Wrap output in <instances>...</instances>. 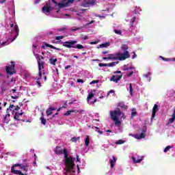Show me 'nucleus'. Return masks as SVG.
I'll use <instances>...</instances> for the list:
<instances>
[{
    "mask_svg": "<svg viewBox=\"0 0 175 175\" xmlns=\"http://www.w3.org/2000/svg\"><path fill=\"white\" fill-rule=\"evenodd\" d=\"M114 32L115 33H117V35H121V33H122V31L121 30L115 29Z\"/></svg>",
    "mask_w": 175,
    "mask_h": 175,
    "instance_id": "ea45409f",
    "label": "nucleus"
},
{
    "mask_svg": "<svg viewBox=\"0 0 175 175\" xmlns=\"http://www.w3.org/2000/svg\"><path fill=\"white\" fill-rule=\"evenodd\" d=\"M157 111H158V105L154 104V107L152 108V118H151V120H152V118H154L155 114H157Z\"/></svg>",
    "mask_w": 175,
    "mask_h": 175,
    "instance_id": "f8f14e48",
    "label": "nucleus"
},
{
    "mask_svg": "<svg viewBox=\"0 0 175 175\" xmlns=\"http://www.w3.org/2000/svg\"><path fill=\"white\" fill-rule=\"evenodd\" d=\"M10 28H13L14 27V29L15 31L16 35L14 36V38H12V40L11 41V42H14L15 39H17V36H18V33L20 32V30L18 29V25H17V24H16L14 25V23H10Z\"/></svg>",
    "mask_w": 175,
    "mask_h": 175,
    "instance_id": "0eeeda50",
    "label": "nucleus"
},
{
    "mask_svg": "<svg viewBox=\"0 0 175 175\" xmlns=\"http://www.w3.org/2000/svg\"><path fill=\"white\" fill-rule=\"evenodd\" d=\"M16 63L14 62H11V65L8 64L5 66V72L7 75L12 76L16 73Z\"/></svg>",
    "mask_w": 175,
    "mask_h": 175,
    "instance_id": "39448f33",
    "label": "nucleus"
},
{
    "mask_svg": "<svg viewBox=\"0 0 175 175\" xmlns=\"http://www.w3.org/2000/svg\"><path fill=\"white\" fill-rule=\"evenodd\" d=\"M150 76H151V72H148V74L145 75V77H148Z\"/></svg>",
    "mask_w": 175,
    "mask_h": 175,
    "instance_id": "e2e57ef3",
    "label": "nucleus"
},
{
    "mask_svg": "<svg viewBox=\"0 0 175 175\" xmlns=\"http://www.w3.org/2000/svg\"><path fill=\"white\" fill-rule=\"evenodd\" d=\"M12 166H14V167H21V166H23V165H21V163H16Z\"/></svg>",
    "mask_w": 175,
    "mask_h": 175,
    "instance_id": "c03bdc74",
    "label": "nucleus"
},
{
    "mask_svg": "<svg viewBox=\"0 0 175 175\" xmlns=\"http://www.w3.org/2000/svg\"><path fill=\"white\" fill-rule=\"evenodd\" d=\"M85 11H87V9H80V10H79V12H80L81 13H84V12H85Z\"/></svg>",
    "mask_w": 175,
    "mask_h": 175,
    "instance_id": "5fc2aeb1",
    "label": "nucleus"
},
{
    "mask_svg": "<svg viewBox=\"0 0 175 175\" xmlns=\"http://www.w3.org/2000/svg\"><path fill=\"white\" fill-rule=\"evenodd\" d=\"M11 172L13 173L14 174L24 175V174L21 172V171L14 170V166H12Z\"/></svg>",
    "mask_w": 175,
    "mask_h": 175,
    "instance_id": "2eb2a0df",
    "label": "nucleus"
},
{
    "mask_svg": "<svg viewBox=\"0 0 175 175\" xmlns=\"http://www.w3.org/2000/svg\"><path fill=\"white\" fill-rule=\"evenodd\" d=\"M75 112V110H70V111H67L65 113H64V116H70V113H74Z\"/></svg>",
    "mask_w": 175,
    "mask_h": 175,
    "instance_id": "2f4dec72",
    "label": "nucleus"
},
{
    "mask_svg": "<svg viewBox=\"0 0 175 175\" xmlns=\"http://www.w3.org/2000/svg\"><path fill=\"white\" fill-rule=\"evenodd\" d=\"M103 54H109V51H105L102 52Z\"/></svg>",
    "mask_w": 175,
    "mask_h": 175,
    "instance_id": "680f3d73",
    "label": "nucleus"
},
{
    "mask_svg": "<svg viewBox=\"0 0 175 175\" xmlns=\"http://www.w3.org/2000/svg\"><path fill=\"white\" fill-rule=\"evenodd\" d=\"M90 44H98V41L91 42Z\"/></svg>",
    "mask_w": 175,
    "mask_h": 175,
    "instance_id": "4d7b16f0",
    "label": "nucleus"
},
{
    "mask_svg": "<svg viewBox=\"0 0 175 175\" xmlns=\"http://www.w3.org/2000/svg\"><path fill=\"white\" fill-rule=\"evenodd\" d=\"M40 2V0H36L35 1H34V3H39Z\"/></svg>",
    "mask_w": 175,
    "mask_h": 175,
    "instance_id": "338daca9",
    "label": "nucleus"
},
{
    "mask_svg": "<svg viewBox=\"0 0 175 175\" xmlns=\"http://www.w3.org/2000/svg\"><path fill=\"white\" fill-rule=\"evenodd\" d=\"M61 39H64V36H59L55 37L56 40H61Z\"/></svg>",
    "mask_w": 175,
    "mask_h": 175,
    "instance_id": "37998d69",
    "label": "nucleus"
},
{
    "mask_svg": "<svg viewBox=\"0 0 175 175\" xmlns=\"http://www.w3.org/2000/svg\"><path fill=\"white\" fill-rule=\"evenodd\" d=\"M133 75V71H131L130 73L127 75V77H131Z\"/></svg>",
    "mask_w": 175,
    "mask_h": 175,
    "instance_id": "6e6d98bb",
    "label": "nucleus"
},
{
    "mask_svg": "<svg viewBox=\"0 0 175 175\" xmlns=\"http://www.w3.org/2000/svg\"><path fill=\"white\" fill-rule=\"evenodd\" d=\"M110 94H113V95H114L115 91H114L113 90H109V92H108V94H107V96H109V95Z\"/></svg>",
    "mask_w": 175,
    "mask_h": 175,
    "instance_id": "8fccbe9b",
    "label": "nucleus"
},
{
    "mask_svg": "<svg viewBox=\"0 0 175 175\" xmlns=\"http://www.w3.org/2000/svg\"><path fill=\"white\" fill-rule=\"evenodd\" d=\"M64 154L65 158V163L67 172H74L73 167H75V161H73V157H69V153L68 152V150L66 148L64 149Z\"/></svg>",
    "mask_w": 175,
    "mask_h": 175,
    "instance_id": "7ed1b4c3",
    "label": "nucleus"
},
{
    "mask_svg": "<svg viewBox=\"0 0 175 175\" xmlns=\"http://www.w3.org/2000/svg\"><path fill=\"white\" fill-rule=\"evenodd\" d=\"M129 47L126 44H122V50H124V51H127Z\"/></svg>",
    "mask_w": 175,
    "mask_h": 175,
    "instance_id": "473e14b6",
    "label": "nucleus"
},
{
    "mask_svg": "<svg viewBox=\"0 0 175 175\" xmlns=\"http://www.w3.org/2000/svg\"><path fill=\"white\" fill-rule=\"evenodd\" d=\"M113 159H110V165H111V169H113L114 167V165H116V163L117 162V159H116V157H112Z\"/></svg>",
    "mask_w": 175,
    "mask_h": 175,
    "instance_id": "f3484780",
    "label": "nucleus"
},
{
    "mask_svg": "<svg viewBox=\"0 0 175 175\" xmlns=\"http://www.w3.org/2000/svg\"><path fill=\"white\" fill-rule=\"evenodd\" d=\"M98 83H99V80H94L90 82V84H98Z\"/></svg>",
    "mask_w": 175,
    "mask_h": 175,
    "instance_id": "49530a36",
    "label": "nucleus"
},
{
    "mask_svg": "<svg viewBox=\"0 0 175 175\" xmlns=\"http://www.w3.org/2000/svg\"><path fill=\"white\" fill-rule=\"evenodd\" d=\"M121 79H122V75H113L110 79V81H113V83H118V81H120Z\"/></svg>",
    "mask_w": 175,
    "mask_h": 175,
    "instance_id": "9d476101",
    "label": "nucleus"
},
{
    "mask_svg": "<svg viewBox=\"0 0 175 175\" xmlns=\"http://www.w3.org/2000/svg\"><path fill=\"white\" fill-rule=\"evenodd\" d=\"M53 151L57 155H61V154H64V150L62 151V148H61V146H56Z\"/></svg>",
    "mask_w": 175,
    "mask_h": 175,
    "instance_id": "9b49d317",
    "label": "nucleus"
},
{
    "mask_svg": "<svg viewBox=\"0 0 175 175\" xmlns=\"http://www.w3.org/2000/svg\"><path fill=\"white\" fill-rule=\"evenodd\" d=\"M146 132H147L146 128L142 130V133L140 135L139 134L134 135V137L137 140H140V139H144L146 137Z\"/></svg>",
    "mask_w": 175,
    "mask_h": 175,
    "instance_id": "1a4fd4ad",
    "label": "nucleus"
},
{
    "mask_svg": "<svg viewBox=\"0 0 175 175\" xmlns=\"http://www.w3.org/2000/svg\"><path fill=\"white\" fill-rule=\"evenodd\" d=\"M79 140H80V137H73L71 138V142H72V143H76Z\"/></svg>",
    "mask_w": 175,
    "mask_h": 175,
    "instance_id": "c756f323",
    "label": "nucleus"
},
{
    "mask_svg": "<svg viewBox=\"0 0 175 175\" xmlns=\"http://www.w3.org/2000/svg\"><path fill=\"white\" fill-rule=\"evenodd\" d=\"M70 67H71L70 65L66 66L65 67V69H66V70L69 69Z\"/></svg>",
    "mask_w": 175,
    "mask_h": 175,
    "instance_id": "69168bd1",
    "label": "nucleus"
},
{
    "mask_svg": "<svg viewBox=\"0 0 175 175\" xmlns=\"http://www.w3.org/2000/svg\"><path fill=\"white\" fill-rule=\"evenodd\" d=\"M51 1L53 2V3H55V5H58V3L57 2V1L51 0Z\"/></svg>",
    "mask_w": 175,
    "mask_h": 175,
    "instance_id": "052dcab7",
    "label": "nucleus"
},
{
    "mask_svg": "<svg viewBox=\"0 0 175 175\" xmlns=\"http://www.w3.org/2000/svg\"><path fill=\"white\" fill-rule=\"evenodd\" d=\"M125 143V141L122 139H119L116 142V144H124Z\"/></svg>",
    "mask_w": 175,
    "mask_h": 175,
    "instance_id": "72a5a7b5",
    "label": "nucleus"
},
{
    "mask_svg": "<svg viewBox=\"0 0 175 175\" xmlns=\"http://www.w3.org/2000/svg\"><path fill=\"white\" fill-rule=\"evenodd\" d=\"M38 70H42V69H44V62L42 60H40V58L38 60Z\"/></svg>",
    "mask_w": 175,
    "mask_h": 175,
    "instance_id": "4468645a",
    "label": "nucleus"
},
{
    "mask_svg": "<svg viewBox=\"0 0 175 175\" xmlns=\"http://www.w3.org/2000/svg\"><path fill=\"white\" fill-rule=\"evenodd\" d=\"M19 109H20V107L16 106V107L14 108V109L12 110V114H14V110H15L16 111H18Z\"/></svg>",
    "mask_w": 175,
    "mask_h": 175,
    "instance_id": "a19ab883",
    "label": "nucleus"
},
{
    "mask_svg": "<svg viewBox=\"0 0 175 175\" xmlns=\"http://www.w3.org/2000/svg\"><path fill=\"white\" fill-rule=\"evenodd\" d=\"M94 92H95V90H92L90 93V94H88L86 100L88 102V103H90V100L92 99L93 96H95V94H94Z\"/></svg>",
    "mask_w": 175,
    "mask_h": 175,
    "instance_id": "dca6fc26",
    "label": "nucleus"
},
{
    "mask_svg": "<svg viewBox=\"0 0 175 175\" xmlns=\"http://www.w3.org/2000/svg\"><path fill=\"white\" fill-rule=\"evenodd\" d=\"M170 148H172V146H166L165 148L164 149V152H167V151H169L170 150Z\"/></svg>",
    "mask_w": 175,
    "mask_h": 175,
    "instance_id": "e433bc0d",
    "label": "nucleus"
},
{
    "mask_svg": "<svg viewBox=\"0 0 175 175\" xmlns=\"http://www.w3.org/2000/svg\"><path fill=\"white\" fill-rule=\"evenodd\" d=\"M66 27H62L60 29H58L59 32H62L64 31H66Z\"/></svg>",
    "mask_w": 175,
    "mask_h": 175,
    "instance_id": "a18cd8bd",
    "label": "nucleus"
},
{
    "mask_svg": "<svg viewBox=\"0 0 175 175\" xmlns=\"http://www.w3.org/2000/svg\"><path fill=\"white\" fill-rule=\"evenodd\" d=\"M28 167H29V166H28V165L25 164L24 165H22L21 167V169H23L24 170V172H28Z\"/></svg>",
    "mask_w": 175,
    "mask_h": 175,
    "instance_id": "c85d7f7f",
    "label": "nucleus"
},
{
    "mask_svg": "<svg viewBox=\"0 0 175 175\" xmlns=\"http://www.w3.org/2000/svg\"><path fill=\"white\" fill-rule=\"evenodd\" d=\"M77 83H84V80L81 79H79L77 80Z\"/></svg>",
    "mask_w": 175,
    "mask_h": 175,
    "instance_id": "603ef678",
    "label": "nucleus"
},
{
    "mask_svg": "<svg viewBox=\"0 0 175 175\" xmlns=\"http://www.w3.org/2000/svg\"><path fill=\"white\" fill-rule=\"evenodd\" d=\"M57 61H58V59H54L53 57L49 59V62L51 65H55V64L57 63Z\"/></svg>",
    "mask_w": 175,
    "mask_h": 175,
    "instance_id": "bb28decb",
    "label": "nucleus"
},
{
    "mask_svg": "<svg viewBox=\"0 0 175 175\" xmlns=\"http://www.w3.org/2000/svg\"><path fill=\"white\" fill-rule=\"evenodd\" d=\"M110 116L111 120H113V121L115 122V125H116V126H121V121H120V119H118L120 116H122V118H123V120H125L126 118L125 113H122L119 108L114 111H111Z\"/></svg>",
    "mask_w": 175,
    "mask_h": 175,
    "instance_id": "f03ea898",
    "label": "nucleus"
},
{
    "mask_svg": "<svg viewBox=\"0 0 175 175\" xmlns=\"http://www.w3.org/2000/svg\"><path fill=\"white\" fill-rule=\"evenodd\" d=\"M110 46V42H105L104 44H101L99 45V46L97 47V49H105L106 47H109Z\"/></svg>",
    "mask_w": 175,
    "mask_h": 175,
    "instance_id": "6ab92c4d",
    "label": "nucleus"
},
{
    "mask_svg": "<svg viewBox=\"0 0 175 175\" xmlns=\"http://www.w3.org/2000/svg\"><path fill=\"white\" fill-rule=\"evenodd\" d=\"M160 58H162V59L163 60V61H172V59H169V58H165V57H163V56H160Z\"/></svg>",
    "mask_w": 175,
    "mask_h": 175,
    "instance_id": "09e8293b",
    "label": "nucleus"
},
{
    "mask_svg": "<svg viewBox=\"0 0 175 175\" xmlns=\"http://www.w3.org/2000/svg\"><path fill=\"white\" fill-rule=\"evenodd\" d=\"M13 107H14V105L11 104L10 105V107L7 109V114L3 119V122H4V124H9V121H10V113H9V111H12Z\"/></svg>",
    "mask_w": 175,
    "mask_h": 175,
    "instance_id": "423d86ee",
    "label": "nucleus"
},
{
    "mask_svg": "<svg viewBox=\"0 0 175 175\" xmlns=\"http://www.w3.org/2000/svg\"><path fill=\"white\" fill-rule=\"evenodd\" d=\"M79 29H80V28L72 29L71 31L72 32H75V31H79Z\"/></svg>",
    "mask_w": 175,
    "mask_h": 175,
    "instance_id": "13d9d810",
    "label": "nucleus"
},
{
    "mask_svg": "<svg viewBox=\"0 0 175 175\" xmlns=\"http://www.w3.org/2000/svg\"><path fill=\"white\" fill-rule=\"evenodd\" d=\"M40 120L41 124H42V125H46V118H44V116L43 113H42V116L40 118Z\"/></svg>",
    "mask_w": 175,
    "mask_h": 175,
    "instance_id": "4be33fe9",
    "label": "nucleus"
},
{
    "mask_svg": "<svg viewBox=\"0 0 175 175\" xmlns=\"http://www.w3.org/2000/svg\"><path fill=\"white\" fill-rule=\"evenodd\" d=\"M37 85L40 88L42 87V83H40V81H37Z\"/></svg>",
    "mask_w": 175,
    "mask_h": 175,
    "instance_id": "864d4df0",
    "label": "nucleus"
},
{
    "mask_svg": "<svg viewBox=\"0 0 175 175\" xmlns=\"http://www.w3.org/2000/svg\"><path fill=\"white\" fill-rule=\"evenodd\" d=\"M38 76H39V77H38V80H40V79H42V70H38Z\"/></svg>",
    "mask_w": 175,
    "mask_h": 175,
    "instance_id": "c9c22d12",
    "label": "nucleus"
},
{
    "mask_svg": "<svg viewBox=\"0 0 175 175\" xmlns=\"http://www.w3.org/2000/svg\"><path fill=\"white\" fill-rule=\"evenodd\" d=\"M83 40H87L88 39V36H85L83 38Z\"/></svg>",
    "mask_w": 175,
    "mask_h": 175,
    "instance_id": "0e129e2a",
    "label": "nucleus"
},
{
    "mask_svg": "<svg viewBox=\"0 0 175 175\" xmlns=\"http://www.w3.org/2000/svg\"><path fill=\"white\" fill-rule=\"evenodd\" d=\"M85 146L88 147L90 146V135H87L86 138L85 139Z\"/></svg>",
    "mask_w": 175,
    "mask_h": 175,
    "instance_id": "a878e982",
    "label": "nucleus"
},
{
    "mask_svg": "<svg viewBox=\"0 0 175 175\" xmlns=\"http://www.w3.org/2000/svg\"><path fill=\"white\" fill-rule=\"evenodd\" d=\"M66 2L67 3V5H69V3H73L75 2V0H66Z\"/></svg>",
    "mask_w": 175,
    "mask_h": 175,
    "instance_id": "79ce46f5",
    "label": "nucleus"
},
{
    "mask_svg": "<svg viewBox=\"0 0 175 175\" xmlns=\"http://www.w3.org/2000/svg\"><path fill=\"white\" fill-rule=\"evenodd\" d=\"M98 66L102 68V66H107V64L100 63L98 64Z\"/></svg>",
    "mask_w": 175,
    "mask_h": 175,
    "instance_id": "de8ad7c7",
    "label": "nucleus"
},
{
    "mask_svg": "<svg viewBox=\"0 0 175 175\" xmlns=\"http://www.w3.org/2000/svg\"><path fill=\"white\" fill-rule=\"evenodd\" d=\"M132 159H133L134 163H140V162H142V161H143V159H139L136 160V158H135V157H133Z\"/></svg>",
    "mask_w": 175,
    "mask_h": 175,
    "instance_id": "cd10ccee",
    "label": "nucleus"
},
{
    "mask_svg": "<svg viewBox=\"0 0 175 175\" xmlns=\"http://www.w3.org/2000/svg\"><path fill=\"white\" fill-rule=\"evenodd\" d=\"M57 5L60 8H66V6H68V3H66V1L64 0L63 3H59Z\"/></svg>",
    "mask_w": 175,
    "mask_h": 175,
    "instance_id": "412c9836",
    "label": "nucleus"
},
{
    "mask_svg": "<svg viewBox=\"0 0 175 175\" xmlns=\"http://www.w3.org/2000/svg\"><path fill=\"white\" fill-rule=\"evenodd\" d=\"M96 128V132H98V133H99L100 135H103V131L99 130L98 127H95Z\"/></svg>",
    "mask_w": 175,
    "mask_h": 175,
    "instance_id": "f704fd0d",
    "label": "nucleus"
},
{
    "mask_svg": "<svg viewBox=\"0 0 175 175\" xmlns=\"http://www.w3.org/2000/svg\"><path fill=\"white\" fill-rule=\"evenodd\" d=\"M6 42H3L1 43V46H6Z\"/></svg>",
    "mask_w": 175,
    "mask_h": 175,
    "instance_id": "774afa93",
    "label": "nucleus"
},
{
    "mask_svg": "<svg viewBox=\"0 0 175 175\" xmlns=\"http://www.w3.org/2000/svg\"><path fill=\"white\" fill-rule=\"evenodd\" d=\"M107 55V57H103L104 61H106V59H112V61H125V59L131 57V55H129V52L128 51H124L123 53L118 52L114 54H108Z\"/></svg>",
    "mask_w": 175,
    "mask_h": 175,
    "instance_id": "f257e3e1",
    "label": "nucleus"
},
{
    "mask_svg": "<svg viewBox=\"0 0 175 175\" xmlns=\"http://www.w3.org/2000/svg\"><path fill=\"white\" fill-rule=\"evenodd\" d=\"M23 112H21V113L16 112L14 116V120H16L17 121H20V119H18V117H20V116H23Z\"/></svg>",
    "mask_w": 175,
    "mask_h": 175,
    "instance_id": "5701e85b",
    "label": "nucleus"
},
{
    "mask_svg": "<svg viewBox=\"0 0 175 175\" xmlns=\"http://www.w3.org/2000/svg\"><path fill=\"white\" fill-rule=\"evenodd\" d=\"M95 5V0H83L81 3V6L83 8H90V6H94Z\"/></svg>",
    "mask_w": 175,
    "mask_h": 175,
    "instance_id": "6e6552de",
    "label": "nucleus"
},
{
    "mask_svg": "<svg viewBox=\"0 0 175 175\" xmlns=\"http://www.w3.org/2000/svg\"><path fill=\"white\" fill-rule=\"evenodd\" d=\"M12 99H18V94L15 96H11Z\"/></svg>",
    "mask_w": 175,
    "mask_h": 175,
    "instance_id": "3c124183",
    "label": "nucleus"
},
{
    "mask_svg": "<svg viewBox=\"0 0 175 175\" xmlns=\"http://www.w3.org/2000/svg\"><path fill=\"white\" fill-rule=\"evenodd\" d=\"M118 106L119 107H121V109H124V110H126L128 109V105H125V103H124V102L119 103Z\"/></svg>",
    "mask_w": 175,
    "mask_h": 175,
    "instance_id": "b1692460",
    "label": "nucleus"
},
{
    "mask_svg": "<svg viewBox=\"0 0 175 175\" xmlns=\"http://www.w3.org/2000/svg\"><path fill=\"white\" fill-rule=\"evenodd\" d=\"M135 116H137V111H136V109L133 108L131 111V118L133 119Z\"/></svg>",
    "mask_w": 175,
    "mask_h": 175,
    "instance_id": "393cba45",
    "label": "nucleus"
},
{
    "mask_svg": "<svg viewBox=\"0 0 175 175\" xmlns=\"http://www.w3.org/2000/svg\"><path fill=\"white\" fill-rule=\"evenodd\" d=\"M113 73H114V75L120 74L121 71L120 70H117V71L114 72Z\"/></svg>",
    "mask_w": 175,
    "mask_h": 175,
    "instance_id": "bf43d9fd",
    "label": "nucleus"
},
{
    "mask_svg": "<svg viewBox=\"0 0 175 175\" xmlns=\"http://www.w3.org/2000/svg\"><path fill=\"white\" fill-rule=\"evenodd\" d=\"M136 20V17H133V18L131 20L130 23L131 24V25H133V24L135 23V21Z\"/></svg>",
    "mask_w": 175,
    "mask_h": 175,
    "instance_id": "58836bf2",
    "label": "nucleus"
},
{
    "mask_svg": "<svg viewBox=\"0 0 175 175\" xmlns=\"http://www.w3.org/2000/svg\"><path fill=\"white\" fill-rule=\"evenodd\" d=\"M129 90H130V94L131 95H132V94L133 93V89L132 88V83L129 84Z\"/></svg>",
    "mask_w": 175,
    "mask_h": 175,
    "instance_id": "4c0bfd02",
    "label": "nucleus"
},
{
    "mask_svg": "<svg viewBox=\"0 0 175 175\" xmlns=\"http://www.w3.org/2000/svg\"><path fill=\"white\" fill-rule=\"evenodd\" d=\"M76 43H77V41L76 40L66 41L63 44V46L67 47V49H77L78 50H82V49H85V46H83V44H77L75 46Z\"/></svg>",
    "mask_w": 175,
    "mask_h": 175,
    "instance_id": "20e7f679",
    "label": "nucleus"
},
{
    "mask_svg": "<svg viewBox=\"0 0 175 175\" xmlns=\"http://www.w3.org/2000/svg\"><path fill=\"white\" fill-rule=\"evenodd\" d=\"M42 12H46V13H50L51 12V7L49 5H44L42 8Z\"/></svg>",
    "mask_w": 175,
    "mask_h": 175,
    "instance_id": "a211bd4d",
    "label": "nucleus"
},
{
    "mask_svg": "<svg viewBox=\"0 0 175 175\" xmlns=\"http://www.w3.org/2000/svg\"><path fill=\"white\" fill-rule=\"evenodd\" d=\"M46 47H49L50 49H53V50H57L58 51H61V49L57 48L50 44L45 43Z\"/></svg>",
    "mask_w": 175,
    "mask_h": 175,
    "instance_id": "aec40b11",
    "label": "nucleus"
},
{
    "mask_svg": "<svg viewBox=\"0 0 175 175\" xmlns=\"http://www.w3.org/2000/svg\"><path fill=\"white\" fill-rule=\"evenodd\" d=\"M54 110H57V109H55V107H51L49 109H47L46 111L47 117H49V116H51V114H53V111Z\"/></svg>",
    "mask_w": 175,
    "mask_h": 175,
    "instance_id": "ddd939ff",
    "label": "nucleus"
},
{
    "mask_svg": "<svg viewBox=\"0 0 175 175\" xmlns=\"http://www.w3.org/2000/svg\"><path fill=\"white\" fill-rule=\"evenodd\" d=\"M117 64H118V62H113L107 64V66H109V68H111L113 66H116V65H117Z\"/></svg>",
    "mask_w": 175,
    "mask_h": 175,
    "instance_id": "7c9ffc66",
    "label": "nucleus"
}]
</instances>
